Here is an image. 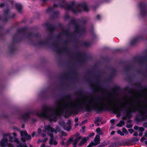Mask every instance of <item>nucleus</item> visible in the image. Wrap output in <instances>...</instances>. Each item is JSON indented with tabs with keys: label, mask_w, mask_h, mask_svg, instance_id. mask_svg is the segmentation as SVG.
I'll return each mask as SVG.
<instances>
[{
	"label": "nucleus",
	"mask_w": 147,
	"mask_h": 147,
	"mask_svg": "<svg viewBox=\"0 0 147 147\" xmlns=\"http://www.w3.org/2000/svg\"><path fill=\"white\" fill-rule=\"evenodd\" d=\"M82 45L86 47H89L91 45V43L88 42H84L83 43Z\"/></svg>",
	"instance_id": "c03bdc74"
},
{
	"label": "nucleus",
	"mask_w": 147,
	"mask_h": 147,
	"mask_svg": "<svg viewBox=\"0 0 147 147\" xmlns=\"http://www.w3.org/2000/svg\"><path fill=\"white\" fill-rule=\"evenodd\" d=\"M61 2V3H62L63 5L66 6L67 5H66V2L65 0H59ZM60 3H59L58 4Z\"/></svg>",
	"instance_id": "4d7b16f0"
},
{
	"label": "nucleus",
	"mask_w": 147,
	"mask_h": 147,
	"mask_svg": "<svg viewBox=\"0 0 147 147\" xmlns=\"http://www.w3.org/2000/svg\"><path fill=\"white\" fill-rule=\"evenodd\" d=\"M134 59L138 61L140 64H143L144 62L147 61V57L145 56L139 58L136 57Z\"/></svg>",
	"instance_id": "6ab92c4d"
},
{
	"label": "nucleus",
	"mask_w": 147,
	"mask_h": 147,
	"mask_svg": "<svg viewBox=\"0 0 147 147\" xmlns=\"http://www.w3.org/2000/svg\"><path fill=\"white\" fill-rule=\"evenodd\" d=\"M75 94L82 98H84V90L83 89H79L78 91L75 92Z\"/></svg>",
	"instance_id": "aec40b11"
},
{
	"label": "nucleus",
	"mask_w": 147,
	"mask_h": 147,
	"mask_svg": "<svg viewBox=\"0 0 147 147\" xmlns=\"http://www.w3.org/2000/svg\"><path fill=\"white\" fill-rule=\"evenodd\" d=\"M0 20H2L3 22H7V18H2L1 16H0Z\"/></svg>",
	"instance_id": "a18cd8bd"
},
{
	"label": "nucleus",
	"mask_w": 147,
	"mask_h": 147,
	"mask_svg": "<svg viewBox=\"0 0 147 147\" xmlns=\"http://www.w3.org/2000/svg\"><path fill=\"white\" fill-rule=\"evenodd\" d=\"M74 48L77 51L75 54L76 56L78 57V62L82 65L85 64L86 63L87 61L86 59L84 57L85 55L84 54L78 50L77 46H74Z\"/></svg>",
	"instance_id": "0eeeda50"
},
{
	"label": "nucleus",
	"mask_w": 147,
	"mask_h": 147,
	"mask_svg": "<svg viewBox=\"0 0 147 147\" xmlns=\"http://www.w3.org/2000/svg\"><path fill=\"white\" fill-rule=\"evenodd\" d=\"M139 116L142 117L141 118H140L138 117L135 118V120L136 121L140 122L142 120H144L147 119V108L146 107L144 108L142 110L143 113L140 110L139 111Z\"/></svg>",
	"instance_id": "9b49d317"
},
{
	"label": "nucleus",
	"mask_w": 147,
	"mask_h": 147,
	"mask_svg": "<svg viewBox=\"0 0 147 147\" xmlns=\"http://www.w3.org/2000/svg\"><path fill=\"white\" fill-rule=\"evenodd\" d=\"M96 132L99 135H102L103 133L101 131V130L100 127H98L96 129Z\"/></svg>",
	"instance_id": "a19ab883"
},
{
	"label": "nucleus",
	"mask_w": 147,
	"mask_h": 147,
	"mask_svg": "<svg viewBox=\"0 0 147 147\" xmlns=\"http://www.w3.org/2000/svg\"><path fill=\"white\" fill-rule=\"evenodd\" d=\"M102 102V99L99 97L96 96L93 98V102L97 105L100 104Z\"/></svg>",
	"instance_id": "4be33fe9"
},
{
	"label": "nucleus",
	"mask_w": 147,
	"mask_h": 147,
	"mask_svg": "<svg viewBox=\"0 0 147 147\" xmlns=\"http://www.w3.org/2000/svg\"><path fill=\"white\" fill-rule=\"evenodd\" d=\"M45 129L47 131H50L52 132H55V133H57V131H56L53 127L51 126L50 125H49L45 126Z\"/></svg>",
	"instance_id": "5701e85b"
},
{
	"label": "nucleus",
	"mask_w": 147,
	"mask_h": 147,
	"mask_svg": "<svg viewBox=\"0 0 147 147\" xmlns=\"http://www.w3.org/2000/svg\"><path fill=\"white\" fill-rule=\"evenodd\" d=\"M71 125H68L66 127L67 130L69 131L71 129Z\"/></svg>",
	"instance_id": "338daca9"
},
{
	"label": "nucleus",
	"mask_w": 147,
	"mask_h": 147,
	"mask_svg": "<svg viewBox=\"0 0 147 147\" xmlns=\"http://www.w3.org/2000/svg\"><path fill=\"white\" fill-rule=\"evenodd\" d=\"M94 134H95V133L94 132H92V133H91L90 134L89 136H88L87 137H88L89 139L90 137L94 136Z\"/></svg>",
	"instance_id": "e2e57ef3"
},
{
	"label": "nucleus",
	"mask_w": 147,
	"mask_h": 147,
	"mask_svg": "<svg viewBox=\"0 0 147 147\" xmlns=\"http://www.w3.org/2000/svg\"><path fill=\"white\" fill-rule=\"evenodd\" d=\"M65 35L67 37H69L72 38L73 36V34L68 30H64L61 32L59 33L57 36V38L59 40L60 39V37L62 35Z\"/></svg>",
	"instance_id": "2eb2a0df"
},
{
	"label": "nucleus",
	"mask_w": 147,
	"mask_h": 147,
	"mask_svg": "<svg viewBox=\"0 0 147 147\" xmlns=\"http://www.w3.org/2000/svg\"><path fill=\"white\" fill-rule=\"evenodd\" d=\"M40 95L44 99H47L48 98V95L45 93L44 91H42L41 92Z\"/></svg>",
	"instance_id": "e433bc0d"
},
{
	"label": "nucleus",
	"mask_w": 147,
	"mask_h": 147,
	"mask_svg": "<svg viewBox=\"0 0 147 147\" xmlns=\"http://www.w3.org/2000/svg\"><path fill=\"white\" fill-rule=\"evenodd\" d=\"M44 112L39 113H37L36 115L40 118H43L45 119H49L50 122L53 121H56L57 116V112L54 113L48 114L47 113L48 111H52L53 109L49 106H44L43 107Z\"/></svg>",
	"instance_id": "20e7f679"
},
{
	"label": "nucleus",
	"mask_w": 147,
	"mask_h": 147,
	"mask_svg": "<svg viewBox=\"0 0 147 147\" xmlns=\"http://www.w3.org/2000/svg\"><path fill=\"white\" fill-rule=\"evenodd\" d=\"M75 3L74 1H72L69 4H67L66 6L63 5L62 3L59 4L54 3L52 7H49L46 10V12L49 13L52 11L54 8L59 7L61 8H64L67 11L71 10L72 13H77L80 12V10H76L74 8Z\"/></svg>",
	"instance_id": "39448f33"
},
{
	"label": "nucleus",
	"mask_w": 147,
	"mask_h": 147,
	"mask_svg": "<svg viewBox=\"0 0 147 147\" xmlns=\"http://www.w3.org/2000/svg\"><path fill=\"white\" fill-rule=\"evenodd\" d=\"M139 6L140 9V15L142 17L146 16L147 11L146 10L147 7V3H140L139 4Z\"/></svg>",
	"instance_id": "f8f14e48"
},
{
	"label": "nucleus",
	"mask_w": 147,
	"mask_h": 147,
	"mask_svg": "<svg viewBox=\"0 0 147 147\" xmlns=\"http://www.w3.org/2000/svg\"><path fill=\"white\" fill-rule=\"evenodd\" d=\"M25 136V139L27 140H29L31 138V137L30 135H28L27 132L25 131L24 134Z\"/></svg>",
	"instance_id": "ea45409f"
},
{
	"label": "nucleus",
	"mask_w": 147,
	"mask_h": 147,
	"mask_svg": "<svg viewBox=\"0 0 147 147\" xmlns=\"http://www.w3.org/2000/svg\"><path fill=\"white\" fill-rule=\"evenodd\" d=\"M85 103L86 102H82L74 106V111L72 112H69L68 110L69 107L71 105L70 102H65L63 105L58 103L56 106L59 109H61L63 108V109L66 111L64 116L65 118H67L71 115L72 113L78 114V112L83 109V106H84Z\"/></svg>",
	"instance_id": "7ed1b4c3"
},
{
	"label": "nucleus",
	"mask_w": 147,
	"mask_h": 147,
	"mask_svg": "<svg viewBox=\"0 0 147 147\" xmlns=\"http://www.w3.org/2000/svg\"><path fill=\"white\" fill-rule=\"evenodd\" d=\"M58 43L57 41L54 42L53 45L55 47V51L58 54H60L63 51L67 53L69 55L72 56V53H71L70 50L67 47H63L61 49H59L56 47ZM73 58L72 57H71Z\"/></svg>",
	"instance_id": "6e6552de"
},
{
	"label": "nucleus",
	"mask_w": 147,
	"mask_h": 147,
	"mask_svg": "<svg viewBox=\"0 0 147 147\" xmlns=\"http://www.w3.org/2000/svg\"><path fill=\"white\" fill-rule=\"evenodd\" d=\"M18 147H28L26 143H24L23 144H20L18 146Z\"/></svg>",
	"instance_id": "09e8293b"
},
{
	"label": "nucleus",
	"mask_w": 147,
	"mask_h": 147,
	"mask_svg": "<svg viewBox=\"0 0 147 147\" xmlns=\"http://www.w3.org/2000/svg\"><path fill=\"white\" fill-rule=\"evenodd\" d=\"M89 139L88 137H86L82 139V140L79 143V145L80 146H82L85 143H86Z\"/></svg>",
	"instance_id": "c756f323"
},
{
	"label": "nucleus",
	"mask_w": 147,
	"mask_h": 147,
	"mask_svg": "<svg viewBox=\"0 0 147 147\" xmlns=\"http://www.w3.org/2000/svg\"><path fill=\"white\" fill-rule=\"evenodd\" d=\"M72 24L74 26V32L80 35H82L85 34L86 32V30L85 26L80 28L79 24L76 21V20L73 18L71 20L70 22L68 24V26Z\"/></svg>",
	"instance_id": "423d86ee"
},
{
	"label": "nucleus",
	"mask_w": 147,
	"mask_h": 147,
	"mask_svg": "<svg viewBox=\"0 0 147 147\" xmlns=\"http://www.w3.org/2000/svg\"><path fill=\"white\" fill-rule=\"evenodd\" d=\"M59 14L58 11H54L51 16V18L52 19H54L55 18H58Z\"/></svg>",
	"instance_id": "c85d7f7f"
},
{
	"label": "nucleus",
	"mask_w": 147,
	"mask_h": 147,
	"mask_svg": "<svg viewBox=\"0 0 147 147\" xmlns=\"http://www.w3.org/2000/svg\"><path fill=\"white\" fill-rule=\"evenodd\" d=\"M132 125L131 124L127 125H126V127L128 128H130L132 127Z\"/></svg>",
	"instance_id": "774afa93"
},
{
	"label": "nucleus",
	"mask_w": 147,
	"mask_h": 147,
	"mask_svg": "<svg viewBox=\"0 0 147 147\" xmlns=\"http://www.w3.org/2000/svg\"><path fill=\"white\" fill-rule=\"evenodd\" d=\"M144 90H147V87L145 86L142 88L140 90H138V91L139 92H140L141 91H142Z\"/></svg>",
	"instance_id": "8fccbe9b"
},
{
	"label": "nucleus",
	"mask_w": 147,
	"mask_h": 147,
	"mask_svg": "<svg viewBox=\"0 0 147 147\" xmlns=\"http://www.w3.org/2000/svg\"><path fill=\"white\" fill-rule=\"evenodd\" d=\"M132 68V66L131 65H128L125 67H124V69L126 72H128Z\"/></svg>",
	"instance_id": "79ce46f5"
},
{
	"label": "nucleus",
	"mask_w": 147,
	"mask_h": 147,
	"mask_svg": "<svg viewBox=\"0 0 147 147\" xmlns=\"http://www.w3.org/2000/svg\"><path fill=\"white\" fill-rule=\"evenodd\" d=\"M145 39V38L143 35L138 36L132 39L130 41V44L131 45H134L140 40H144Z\"/></svg>",
	"instance_id": "dca6fc26"
},
{
	"label": "nucleus",
	"mask_w": 147,
	"mask_h": 147,
	"mask_svg": "<svg viewBox=\"0 0 147 147\" xmlns=\"http://www.w3.org/2000/svg\"><path fill=\"white\" fill-rule=\"evenodd\" d=\"M74 140L72 138H71L67 141L65 144L67 146H68L69 145L71 144V142L74 141Z\"/></svg>",
	"instance_id": "58836bf2"
},
{
	"label": "nucleus",
	"mask_w": 147,
	"mask_h": 147,
	"mask_svg": "<svg viewBox=\"0 0 147 147\" xmlns=\"http://www.w3.org/2000/svg\"><path fill=\"white\" fill-rule=\"evenodd\" d=\"M16 16V15L15 13H13L11 15H9V16L7 18V20L9 18H14Z\"/></svg>",
	"instance_id": "49530a36"
},
{
	"label": "nucleus",
	"mask_w": 147,
	"mask_h": 147,
	"mask_svg": "<svg viewBox=\"0 0 147 147\" xmlns=\"http://www.w3.org/2000/svg\"><path fill=\"white\" fill-rule=\"evenodd\" d=\"M78 21H79L82 24L85 25L86 24L87 20H86L83 19L82 18L81 19H79L77 20Z\"/></svg>",
	"instance_id": "f704fd0d"
},
{
	"label": "nucleus",
	"mask_w": 147,
	"mask_h": 147,
	"mask_svg": "<svg viewBox=\"0 0 147 147\" xmlns=\"http://www.w3.org/2000/svg\"><path fill=\"white\" fill-rule=\"evenodd\" d=\"M10 10L9 8H7V9L5 10L4 12V14L5 15L4 17H6L7 19V18L9 16Z\"/></svg>",
	"instance_id": "473e14b6"
},
{
	"label": "nucleus",
	"mask_w": 147,
	"mask_h": 147,
	"mask_svg": "<svg viewBox=\"0 0 147 147\" xmlns=\"http://www.w3.org/2000/svg\"><path fill=\"white\" fill-rule=\"evenodd\" d=\"M74 1L75 3L74 8L76 10H80V12H79L77 13H73L77 14L78 13H81L82 10L86 11H89V8L85 2H84L81 4H78L76 5V4L74 1Z\"/></svg>",
	"instance_id": "1a4fd4ad"
},
{
	"label": "nucleus",
	"mask_w": 147,
	"mask_h": 147,
	"mask_svg": "<svg viewBox=\"0 0 147 147\" xmlns=\"http://www.w3.org/2000/svg\"><path fill=\"white\" fill-rule=\"evenodd\" d=\"M92 90L93 92H96L97 91V88L96 87H93L92 88Z\"/></svg>",
	"instance_id": "052dcab7"
},
{
	"label": "nucleus",
	"mask_w": 147,
	"mask_h": 147,
	"mask_svg": "<svg viewBox=\"0 0 147 147\" xmlns=\"http://www.w3.org/2000/svg\"><path fill=\"white\" fill-rule=\"evenodd\" d=\"M49 42L48 41L39 40L37 42H32V44L34 46H44L48 45Z\"/></svg>",
	"instance_id": "a211bd4d"
},
{
	"label": "nucleus",
	"mask_w": 147,
	"mask_h": 147,
	"mask_svg": "<svg viewBox=\"0 0 147 147\" xmlns=\"http://www.w3.org/2000/svg\"><path fill=\"white\" fill-rule=\"evenodd\" d=\"M117 133L118 134H119L122 136H123L124 135V133L122 132L120 130H118L117 131Z\"/></svg>",
	"instance_id": "603ef678"
},
{
	"label": "nucleus",
	"mask_w": 147,
	"mask_h": 147,
	"mask_svg": "<svg viewBox=\"0 0 147 147\" xmlns=\"http://www.w3.org/2000/svg\"><path fill=\"white\" fill-rule=\"evenodd\" d=\"M27 36L31 44H32V42H34L32 40V37L38 38L39 39H40L41 37L40 35L38 33H34L32 32L28 33L27 35Z\"/></svg>",
	"instance_id": "f3484780"
},
{
	"label": "nucleus",
	"mask_w": 147,
	"mask_h": 147,
	"mask_svg": "<svg viewBox=\"0 0 147 147\" xmlns=\"http://www.w3.org/2000/svg\"><path fill=\"white\" fill-rule=\"evenodd\" d=\"M120 89V88L119 86H115L113 88H112L111 89V90L114 93H116L117 91L119 90Z\"/></svg>",
	"instance_id": "72a5a7b5"
},
{
	"label": "nucleus",
	"mask_w": 147,
	"mask_h": 147,
	"mask_svg": "<svg viewBox=\"0 0 147 147\" xmlns=\"http://www.w3.org/2000/svg\"><path fill=\"white\" fill-rule=\"evenodd\" d=\"M70 72L71 73L74 74L75 76V77H68L65 74H64L63 76H60V78L61 80L67 79L68 78H69V79H71L72 80H74L75 79H78V76L79 74L78 72L77 71L76 69L75 68H74Z\"/></svg>",
	"instance_id": "ddd939ff"
},
{
	"label": "nucleus",
	"mask_w": 147,
	"mask_h": 147,
	"mask_svg": "<svg viewBox=\"0 0 147 147\" xmlns=\"http://www.w3.org/2000/svg\"><path fill=\"white\" fill-rule=\"evenodd\" d=\"M139 140V139L138 138H133L131 140H130L129 141H128L126 142V145L128 146V145L127 144H130L131 143L130 142H132L133 141H136V142H137Z\"/></svg>",
	"instance_id": "c9c22d12"
},
{
	"label": "nucleus",
	"mask_w": 147,
	"mask_h": 147,
	"mask_svg": "<svg viewBox=\"0 0 147 147\" xmlns=\"http://www.w3.org/2000/svg\"><path fill=\"white\" fill-rule=\"evenodd\" d=\"M122 131L123 133L126 134H127L128 133V132L127 131V129L125 128H123Z\"/></svg>",
	"instance_id": "5fc2aeb1"
},
{
	"label": "nucleus",
	"mask_w": 147,
	"mask_h": 147,
	"mask_svg": "<svg viewBox=\"0 0 147 147\" xmlns=\"http://www.w3.org/2000/svg\"><path fill=\"white\" fill-rule=\"evenodd\" d=\"M8 140L5 138H3L0 142V144L1 147H5V144L7 143Z\"/></svg>",
	"instance_id": "bb28decb"
},
{
	"label": "nucleus",
	"mask_w": 147,
	"mask_h": 147,
	"mask_svg": "<svg viewBox=\"0 0 147 147\" xmlns=\"http://www.w3.org/2000/svg\"><path fill=\"white\" fill-rule=\"evenodd\" d=\"M63 97L69 101H70L72 100L71 95L70 94H65L63 96Z\"/></svg>",
	"instance_id": "2f4dec72"
},
{
	"label": "nucleus",
	"mask_w": 147,
	"mask_h": 147,
	"mask_svg": "<svg viewBox=\"0 0 147 147\" xmlns=\"http://www.w3.org/2000/svg\"><path fill=\"white\" fill-rule=\"evenodd\" d=\"M125 90L130 92L132 90V89L129 88L128 87H127L125 88Z\"/></svg>",
	"instance_id": "13d9d810"
},
{
	"label": "nucleus",
	"mask_w": 147,
	"mask_h": 147,
	"mask_svg": "<svg viewBox=\"0 0 147 147\" xmlns=\"http://www.w3.org/2000/svg\"><path fill=\"white\" fill-rule=\"evenodd\" d=\"M144 128L142 127H140L139 128V130L140 131L143 132L144 130Z\"/></svg>",
	"instance_id": "0e129e2a"
},
{
	"label": "nucleus",
	"mask_w": 147,
	"mask_h": 147,
	"mask_svg": "<svg viewBox=\"0 0 147 147\" xmlns=\"http://www.w3.org/2000/svg\"><path fill=\"white\" fill-rule=\"evenodd\" d=\"M136 72L137 73H138V74H142L143 75H144L145 76H146V75L145 74H144L142 73V71L141 70H137L136 71Z\"/></svg>",
	"instance_id": "69168bd1"
},
{
	"label": "nucleus",
	"mask_w": 147,
	"mask_h": 147,
	"mask_svg": "<svg viewBox=\"0 0 147 147\" xmlns=\"http://www.w3.org/2000/svg\"><path fill=\"white\" fill-rule=\"evenodd\" d=\"M89 107L86 106L85 107V109L86 112H91L92 110L96 111L97 113H99L100 112L105 111H111L115 114H117V116L119 117L121 115V112L123 110L124 107L118 106L117 108L115 106H113L112 105H104L100 107L94 104L90 101H89Z\"/></svg>",
	"instance_id": "f257e3e1"
},
{
	"label": "nucleus",
	"mask_w": 147,
	"mask_h": 147,
	"mask_svg": "<svg viewBox=\"0 0 147 147\" xmlns=\"http://www.w3.org/2000/svg\"><path fill=\"white\" fill-rule=\"evenodd\" d=\"M94 142H91L86 147H92L93 146H94Z\"/></svg>",
	"instance_id": "3c124183"
},
{
	"label": "nucleus",
	"mask_w": 147,
	"mask_h": 147,
	"mask_svg": "<svg viewBox=\"0 0 147 147\" xmlns=\"http://www.w3.org/2000/svg\"><path fill=\"white\" fill-rule=\"evenodd\" d=\"M44 25L46 27L47 30L51 32L54 31L57 28L60 29H62L63 28L62 24L59 23L57 26H53L47 22L45 23Z\"/></svg>",
	"instance_id": "9d476101"
},
{
	"label": "nucleus",
	"mask_w": 147,
	"mask_h": 147,
	"mask_svg": "<svg viewBox=\"0 0 147 147\" xmlns=\"http://www.w3.org/2000/svg\"><path fill=\"white\" fill-rule=\"evenodd\" d=\"M9 137V141L10 142H13V137L11 136V134H10Z\"/></svg>",
	"instance_id": "864d4df0"
},
{
	"label": "nucleus",
	"mask_w": 147,
	"mask_h": 147,
	"mask_svg": "<svg viewBox=\"0 0 147 147\" xmlns=\"http://www.w3.org/2000/svg\"><path fill=\"white\" fill-rule=\"evenodd\" d=\"M142 107L140 106H136L131 111L126 110L125 111L126 113V115L127 116L128 118L129 119L131 118L132 116L131 113H134L138 111H139L140 109Z\"/></svg>",
	"instance_id": "4468645a"
},
{
	"label": "nucleus",
	"mask_w": 147,
	"mask_h": 147,
	"mask_svg": "<svg viewBox=\"0 0 147 147\" xmlns=\"http://www.w3.org/2000/svg\"><path fill=\"white\" fill-rule=\"evenodd\" d=\"M101 90L105 95L109 96L111 94L107 91L106 87L103 88H102Z\"/></svg>",
	"instance_id": "4c0bfd02"
},
{
	"label": "nucleus",
	"mask_w": 147,
	"mask_h": 147,
	"mask_svg": "<svg viewBox=\"0 0 147 147\" xmlns=\"http://www.w3.org/2000/svg\"><path fill=\"white\" fill-rule=\"evenodd\" d=\"M10 30L9 29H8L6 31L5 33L3 34L2 33L1 31L0 30V38H1L2 40H4L5 38V35L7 33L9 32Z\"/></svg>",
	"instance_id": "cd10ccee"
},
{
	"label": "nucleus",
	"mask_w": 147,
	"mask_h": 147,
	"mask_svg": "<svg viewBox=\"0 0 147 147\" xmlns=\"http://www.w3.org/2000/svg\"><path fill=\"white\" fill-rule=\"evenodd\" d=\"M114 78L113 77H111V76L110 75L109 77L106 80H105V81L106 82H109L112 79V78Z\"/></svg>",
	"instance_id": "6e6d98bb"
},
{
	"label": "nucleus",
	"mask_w": 147,
	"mask_h": 147,
	"mask_svg": "<svg viewBox=\"0 0 147 147\" xmlns=\"http://www.w3.org/2000/svg\"><path fill=\"white\" fill-rule=\"evenodd\" d=\"M16 9L19 12H21L22 11V6L20 4L17 3L15 4V6Z\"/></svg>",
	"instance_id": "7c9ffc66"
},
{
	"label": "nucleus",
	"mask_w": 147,
	"mask_h": 147,
	"mask_svg": "<svg viewBox=\"0 0 147 147\" xmlns=\"http://www.w3.org/2000/svg\"><path fill=\"white\" fill-rule=\"evenodd\" d=\"M101 121V119H100V117H98L96 118V120L94 122L95 123H96L98 122H100Z\"/></svg>",
	"instance_id": "bf43d9fd"
},
{
	"label": "nucleus",
	"mask_w": 147,
	"mask_h": 147,
	"mask_svg": "<svg viewBox=\"0 0 147 147\" xmlns=\"http://www.w3.org/2000/svg\"><path fill=\"white\" fill-rule=\"evenodd\" d=\"M31 113V112L26 113L22 115V118L24 121H27L28 120L30 117V114Z\"/></svg>",
	"instance_id": "412c9836"
},
{
	"label": "nucleus",
	"mask_w": 147,
	"mask_h": 147,
	"mask_svg": "<svg viewBox=\"0 0 147 147\" xmlns=\"http://www.w3.org/2000/svg\"><path fill=\"white\" fill-rule=\"evenodd\" d=\"M27 28L26 27H24L17 29L16 33L13 35L12 42L11 44L8 47L9 53L10 54L14 53L17 48L16 44L21 41L23 39V37L19 36L18 34L22 33L24 35H25L27 32Z\"/></svg>",
	"instance_id": "f03ea898"
},
{
	"label": "nucleus",
	"mask_w": 147,
	"mask_h": 147,
	"mask_svg": "<svg viewBox=\"0 0 147 147\" xmlns=\"http://www.w3.org/2000/svg\"><path fill=\"white\" fill-rule=\"evenodd\" d=\"M94 140L95 143L94 142V146H96L98 144L100 143V136L99 135H96L94 139Z\"/></svg>",
	"instance_id": "a878e982"
},
{
	"label": "nucleus",
	"mask_w": 147,
	"mask_h": 147,
	"mask_svg": "<svg viewBox=\"0 0 147 147\" xmlns=\"http://www.w3.org/2000/svg\"><path fill=\"white\" fill-rule=\"evenodd\" d=\"M82 138V136H80L78 137H77L74 140L75 141H76L77 142L79 141V140L81 139Z\"/></svg>",
	"instance_id": "de8ad7c7"
},
{
	"label": "nucleus",
	"mask_w": 147,
	"mask_h": 147,
	"mask_svg": "<svg viewBox=\"0 0 147 147\" xmlns=\"http://www.w3.org/2000/svg\"><path fill=\"white\" fill-rule=\"evenodd\" d=\"M125 122L123 120H121L120 121L119 123L117 124V126L118 127H121L122 125H124Z\"/></svg>",
	"instance_id": "37998d69"
},
{
	"label": "nucleus",
	"mask_w": 147,
	"mask_h": 147,
	"mask_svg": "<svg viewBox=\"0 0 147 147\" xmlns=\"http://www.w3.org/2000/svg\"><path fill=\"white\" fill-rule=\"evenodd\" d=\"M135 84L136 85H138L139 87L140 88H142V84L138 82L135 83Z\"/></svg>",
	"instance_id": "680f3d73"
},
{
	"label": "nucleus",
	"mask_w": 147,
	"mask_h": 147,
	"mask_svg": "<svg viewBox=\"0 0 147 147\" xmlns=\"http://www.w3.org/2000/svg\"><path fill=\"white\" fill-rule=\"evenodd\" d=\"M110 70L111 71L110 73V75L111 76V77H113L114 78L115 77L118 72L117 70L113 68H111Z\"/></svg>",
	"instance_id": "393cba45"
},
{
	"label": "nucleus",
	"mask_w": 147,
	"mask_h": 147,
	"mask_svg": "<svg viewBox=\"0 0 147 147\" xmlns=\"http://www.w3.org/2000/svg\"><path fill=\"white\" fill-rule=\"evenodd\" d=\"M100 75L99 74H97L96 75V82L95 84L97 86H99L100 84Z\"/></svg>",
	"instance_id": "b1692460"
}]
</instances>
